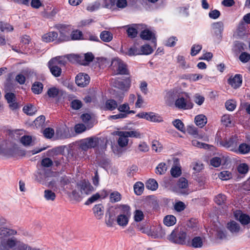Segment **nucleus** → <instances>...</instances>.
<instances>
[{
	"mask_svg": "<svg viewBox=\"0 0 250 250\" xmlns=\"http://www.w3.org/2000/svg\"><path fill=\"white\" fill-rule=\"evenodd\" d=\"M93 190L94 188L90 183L84 180L77 185L76 189L72 191V195L76 199L79 200L84 195L90 194Z\"/></svg>",
	"mask_w": 250,
	"mask_h": 250,
	"instance_id": "1",
	"label": "nucleus"
},
{
	"mask_svg": "<svg viewBox=\"0 0 250 250\" xmlns=\"http://www.w3.org/2000/svg\"><path fill=\"white\" fill-rule=\"evenodd\" d=\"M188 237L189 235L184 231L175 229L168 236V239L172 243L187 246Z\"/></svg>",
	"mask_w": 250,
	"mask_h": 250,
	"instance_id": "2",
	"label": "nucleus"
},
{
	"mask_svg": "<svg viewBox=\"0 0 250 250\" xmlns=\"http://www.w3.org/2000/svg\"><path fill=\"white\" fill-rule=\"evenodd\" d=\"M111 67L115 74L127 75L128 74L126 65L119 58H116L112 60Z\"/></svg>",
	"mask_w": 250,
	"mask_h": 250,
	"instance_id": "3",
	"label": "nucleus"
},
{
	"mask_svg": "<svg viewBox=\"0 0 250 250\" xmlns=\"http://www.w3.org/2000/svg\"><path fill=\"white\" fill-rule=\"evenodd\" d=\"M21 241L15 237H9L0 241V250H12L19 245Z\"/></svg>",
	"mask_w": 250,
	"mask_h": 250,
	"instance_id": "4",
	"label": "nucleus"
},
{
	"mask_svg": "<svg viewBox=\"0 0 250 250\" xmlns=\"http://www.w3.org/2000/svg\"><path fill=\"white\" fill-rule=\"evenodd\" d=\"M99 143L98 138L91 137L82 141L80 144V148L84 151L96 146Z\"/></svg>",
	"mask_w": 250,
	"mask_h": 250,
	"instance_id": "5",
	"label": "nucleus"
},
{
	"mask_svg": "<svg viewBox=\"0 0 250 250\" xmlns=\"http://www.w3.org/2000/svg\"><path fill=\"white\" fill-rule=\"evenodd\" d=\"M56 28L60 31V36L58 40L60 42H67L70 41V30L64 25L58 24Z\"/></svg>",
	"mask_w": 250,
	"mask_h": 250,
	"instance_id": "6",
	"label": "nucleus"
},
{
	"mask_svg": "<svg viewBox=\"0 0 250 250\" xmlns=\"http://www.w3.org/2000/svg\"><path fill=\"white\" fill-rule=\"evenodd\" d=\"M217 144L221 146L229 149L230 151L235 152L237 146V141L235 138H231L229 140L219 141L217 139Z\"/></svg>",
	"mask_w": 250,
	"mask_h": 250,
	"instance_id": "7",
	"label": "nucleus"
},
{
	"mask_svg": "<svg viewBox=\"0 0 250 250\" xmlns=\"http://www.w3.org/2000/svg\"><path fill=\"white\" fill-rule=\"evenodd\" d=\"M75 82L78 86L84 87L89 84L90 77L87 74L80 73L76 76Z\"/></svg>",
	"mask_w": 250,
	"mask_h": 250,
	"instance_id": "8",
	"label": "nucleus"
},
{
	"mask_svg": "<svg viewBox=\"0 0 250 250\" xmlns=\"http://www.w3.org/2000/svg\"><path fill=\"white\" fill-rule=\"evenodd\" d=\"M235 218L239 221L243 225H247L250 223V217L246 214L243 213L241 211L236 210L233 212Z\"/></svg>",
	"mask_w": 250,
	"mask_h": 250,
	"instance_id": "9",
	"label": "nucleus"
},
{
	"mask_svg": "<svg viewBox=\"0 0 250 250\" xmlns=\"http://www.w3.org/2000/svg\"><path fill=\"white\" fill-rule=\"evenodd\" d=\"M175 106L179 109H190L192 107V105L188 103V99H185L183 97H178L175 102Z\"/></svg>",
	"mask_w": 250,
	"mask_h": 250,
	"instance_id": "10",
	"label": "nucleus"
},
{
	"mask_svg": "<svg viewBox=\"0 0 250 250\" xmlns=\"http://www.w3.org/2000/svg\"><path fill=\"white\" fill-rule=\"evenodd\" d=\"M131 80L128 78L124 81L115 80L113 82V86L123 90L127 91L130 86Z\"/></svg>",
	"mask_w": 250,
	"mask_h": 250,
	"instance_id": "11",
	"label": "nucleus"
},
{
	"mask_svg": "<svg viewBox=\"0 0 250 250\" xmlns=\"http://www.w3.org/2000/svg\"><path fill=\"white\" fill-rule=\"evenodd\" d=\"M17 231L8 228H0V240L7 239L6 237L16 235Z\"/></svg>",
	"mask_w": 250,
	"mask_h": 250,
	"instance_id": "12",
	"label": "nucleus"
},
{
	"mask_svg": "<svg viewBox=\"0 0 250 250\" xmlns=\"http://www.w3.org/2000/svg\"><path fill=\"white\" fill-rule=\"evenodd\" d=\"M227 228L233 234L236 235L241 231L239 224L233 220L227 223Z\"/></svg>",
	"mask_w": 250,
	"mask_h": 250,
	"instance_id": "13",
	"label": "nucleus"
},
{
	"mask_svg": "<svg viewBox=\"0 0 250 250\" xmlns=\"http://www.w3.org/2000/svg\"><path fill=\"white\" fill-rule=\"evenodd\" d=\"M203 239L200 236L194 237L191 240L188 237L187 246L194 248H200L203 246Z\"/></svg>",
	"mask_w": 250,
	"mask_h": 250,
	"instance_id": "14",
	"label": "nucleus"
},
{
	"mask_svg": "<svg viewBox=\"0 0 250 250\" xmlns=\"http://www.w3.org/2000/svg\"><path fill=\"white\" fill-rule=\"evenodd\" d=\"M242 78L240 74H236L233 77L228 80L229 83L234 88H237L242 84Z\"/></svg>",
	"mask_w": 250,
	"mask_h": 250,
	"instance_id": "15",
	"label": "nucleus"
},
{
	"mask_svg": "<svg viewBox=\"0 0 250 250\" xmlns=\"http://www.w3.org/2000/svg\"><path fill=\"white\" fill-rule=\"evenodd\" d=\"M117 135L119 137L118 140L119 146L122 147L126 146L128 143V139L125 131H118Z\"/></svg>",
	"mask_w": 250,
	"mask_h": 250,
	"instance_id": "16",
	"label": "nucleus"
},
{
	"mask_svg": "<svg viewBox=\"0 0 250 250\" xmlns=\"http://www.w3.org/2000/svg\"><path fill=\"white\" fill-rule=\"evenodd\" d=\"M212 29L214 34L220 37L222 36V33L224 30V24L222 21L214 22L211 25Z\"/></svg>",
	"mask_w": 250,
	"mask_h": 250,
	"instance_id": "17",
	"label": "nucleus"
},
{
	"mask_svg": "<svg viewBox=\"0 0 250 250\" xmlns=\"http://www.w3.org/2000/svg\"><path fill=\"white\" fill-rule=\"evenodd\" d=\"M235 153L240 154H247L250 152V144L245 143H242L237 146Z\"/></svg>",
	"mask_w": 250,
	"mask_h": 250,
	"instance_id": "18",
	"label": "nucleus"
},
{
	"mask_svg": "<svg viewBox=\"0 0 250 250\" xmlns=\"http://www.w3.org/2000/svg\"><path fill=\"white\" fill-rule=\"evenodd\" d=\"M94 216L97 219H101L104 213V207L102 204H98L94 206L93 208Z\"/></svg>",
	"mask_w": 250,
	"mask_h": 250,
	"instance_id": "19",
	"label": "nucleus"
},
{
	"mask_svg": "<svg viewBox=\"0 0 250 250\" xmlns=\"http://www.w3.org/2000/svg\"><path fill=\"white\" fill-rule=\"evenodd\" d=\"M5 98L8 103L9 104V106L11 109L14 110L17 108L18 104L15 102V96L14 94L12 93H7L5 94Z\"/></svg>",
	"mask_w": 250,
	"mask_h": 250,
	"instance_id": "20",
	"label": "nucleus"
},
{
	"mask_svg": "<svg viewBox=\"0 0 250 250\" xmlns=\"http://www.w3.org/2000/svg\"><path fill=\"white\" fill-rule=\"evenodd\" d=\"M140 37L143 40H152L153 42H155L156 38L154 34L148 29H145L142 31L140 34Z\"/></svg>",
	"mask_w": 250,
	"mask_h": 250,
	"instance_id": "21",
	"label": "nucleus"
},
{
	"mask_svg": "<svg viewBox=\"0 0 250 250\" xmlns=\"http://www.w3.org/2000/svg\"><path fill=\"white\" fill-rule=\"evenodd\" d=\"M118 107L117 102L113 99H109L105 101L104 109V110L113 111Z\"/></svg>",
	"mask_w": 250,
	"mask_h": 250,
	"instance_id": "22",
	"label": "nucleus"
},
{
	"mask_svg": "<svg viewBox=\"0 0 250 250\" xmlns=\"http://www.w3.org/2000/svg\"><path fill=\"white\" fill-rule=\"evenodd\" d=\"M130 217V216L119 214L117 218V223L118 225L124 227L126 226L128 223Z\"/></svg>",
	"mask_w": 250,
	"mask_h": 250,
	"instance_id": "23",
	"label": "nucleus"
},
{
	"mask_svg": "<svg viewBox=\"0 0 250 250\" xmlns=\"http://www.w3.org/2000/svg\"><path fill=\"white\" fill-rule=\"evenodd\" d=\"M48 67L52 74L53 76L56 77H58L61 76L62 73V69L59 66L56 65L49 62Z\"/></svg>",
	"mask_w": 250,
	"mask_h": 250,
	"instance_id": "24",
	"label": "nucleus"
},
{
	"mask_svg": "<svg viewBox=\"0 0 250 250\" xmlns=\"http://www.w3.org/2000/svg\"><path fill=\"white\" fill-rule=\"evenodd\" d=\"M49 173H50V170H45L44 168L41 169L36 176V180L40 183H42L45 180L46 178L48 176Z\"/></svg>",
	"mask_w": 250,
	"mask_h": 250,
	"instance_id": "25",
	"label": "nucleus"
},
{
	"mask_svg": "<svg viewBox=\"0 0 250 250\" xmlns=\"http://www.w3.org/2000/svg\"><path fill=\"white\" fill-rule=\"evenodd\" d=\"M58 36V33L56 32H49L44 34L42 38V40L46 42H51L56 40Z\"/></svg>",
	"mask_w": 250,
	"mask_h": 250,
	"instance_id": "26",
	"label": "nucleus"
},
{
	"mask_svg": "<svg viewBox=\"0 0 250 250\" xmlns=\"http://www.w3.org/2000/svg\"><path fill=\"white\" fill-rule=\"evenodd\" d=\"M116 209H118L120 211V214H125V215L130 216V207L127 205H118Z\"/></svg>",
	"mask_w": 250,
	"mask_h": 250,
	"instance_id": "27",
	"label": "nucleus"
},
{
	"mask_svg": "<svg viewBox=\"0 0 250 250\" xmlns=\"http://www.w3.org/2000/svg\"><path fill=\"white\" fill-rule=\"evenodd\" d=\"M195 122L197 125L202 127L207 122V119L206 116L203 114L197 115L195 118Z\"/></svg>",
	"mask_w": 250,
	"mask_h": 250,
	"instance_id": "28",
	"label": "nucleus"
},
{
	"mask_svg": "<svg viewBox=\"0 0 250 250\" xmlns=\"http://www.w3.org/2000/svg\"><path fill=\"white\" fill-rule=\"evenodd\" d=\"M146 120L150 122L158 123L162 122L163 121V118L158 114L151 112H148Z\"/></svg>",
	"mask_w": 250,
	"mask_h": 250,
	"instance_id": "29",
	"label": "nucleus"
},
{
	"mask_svg": "<svg viewBox=\"0 0 250 250\" xmlns=\"http://www.w3.org/2000/svg\"><path fill=\"white\" fill-rule=\"evenodd\" d=\"M43 88V85L42 83L36 82L32 84L31 90L34 94H40L42 92Z\"/></svg>",
	"mask_w": 250,
	"mask_h": 250,
	"instance_id": "30",
	"label": "nucleus"
},
{
	"mask_svg": "<svg viewBox=\"0 0 250 250\" xmlns=\"http://www.w3.org/2000/svg\"><path fill=\"white\" fill-rule=\"evenodd\" d=\"M100 38L104 42H108L113 39L112 34L108 31H103L100 34Z\"/></svg>",
	"mask_w": 250,
	"mask_h": 250,
	"instance_id": "31",
	"label": "nucleus"
},
{
	"mask_svg": "<svg viewBox=\"0 0 250 250\" xmlns=\"http://www.w3.org/2000/svg\"><path fill=\"white\" fill-rule=\"evenodd\" d=\"M23 111L27 115L32 116L36 113L37 109L34 105L29 104L23 107Z\"/></svg>",
	"mask_w": 250,
	"mask_h": 250,
	"instance_id": "32",
	"label": "nucleus"
},
{
	"mask_svg": "<svg viewBox=\"0 0 250 250\" xmlns=\"http://www.w3.org/2000/svg\"><path fill=\"white\" fill-rule=\"evenodd\" d=\"M21 42L23 44L21 46L22 51L25 53H28L29 52L28 49L30 44L29 37L27 36H23L21 39Z\"/></svg>",
	"mask_w": 250,
	"mask_h": 250,
	"instance_id": "33",
	"label": "nucleus"
},
{
	"mask_svg": "<svg viewBox=\"0 0 250 250\" xmlns=\"http://www.w3.org/2000/svg\"><path fill=\"white\" fill-rule=\"evenodd\" d=\"M56 197L55 192L50 189H45L44 191V198L47 201H54Z\"/></svg>",
	"mask_w": 250,
	"mask_h": 250,
	"instance_id": "34",
	"label": "nucleus"
},
{
	"mask_svg": "<svg viewBox=\"0 0 250 250\" xmlns=\"http://www.w3.org/2000/svg\"><path fill=\"white\" fill-rule=\"evenodd\" d=\"M109 199L111 203L118 202L121 200L122 195L119 192L114 191L110 193Z\"/></svg>",
	"mask_w": 250,
	"mask_h": 250,
	"instance_id": "35",
	"label": "nucleus"
},
{
	"mask_svg": "<svg viewBox=\"0 0 250 250\" xmlns=\"http://www.w3.org/2000/svg\"><path fill=\"white\" fill-rule=\"evenodd\" d=\"M83 33L79 30H75L71 32L70 37L71 40H80L83 39Z\"/></svg>",
	"mask_w": 250,
	"mask_h": 250,
	"instance_id": "36",
	"label": "nucleus"
},
{
	"mask_svg": "<svg viewBox=\"0 0 250 250\" xmlns=\"http://www.w3.org/2000/svg\"><path fill=\"white\" fill-rule=\"evenodd\" d=\"M176 222V217L173 215H167L164 219V223L167 226H171Z\"/></svg>",
	"mask_w": 250,
	"mask_h": 250,
	"instance_id": "37",
	"label": "nucleus"
},
{
	"mask_svg": "<svg viewBox=\"0 0 250 250\" xmlns=\"http://www.w3.org/2000/svg\"><path fill=\"white\" fill-rule=\"evenodd\" d=\"M146 187L151 190H155L158 187L157 181L153 179H149L146 183Z\"/></svg>",
	"mask_w": 250,
	"mask_h": 250,
	"instance_id": "38",
	"label": "nucleus"
},
{
	"mask_svg": "<svg viewBox=\"0 0 250 250\" xmlns=\"http://www.w3.org/2000/svg\"><path fill=\"white\" fill-rule=\"evenodd\" d=\"M127 137L135 138H141L143 137V134L140 133L138 130H129L125 131Z\"/></svg>",
	"mask_w": 250,
	"mask_h": 250,
	"instance_id": "39",
	"label": "nucleus"
},
{
	"mask_svg": "<svg viewBox=\"0 0 250 250\" xmlns=\"http://www.w3.org/2000/svg\"><path fill=\"white\" fill-rule=\"evenodd\" d=\"M144 214L143 212L140 209H136L134 212V220L136 222L142 221L144 219Z\"/></svg>",
	"mask_w": 250,
	"mask_h": 250,
	"instance_id": "40",
	"label": "nucleus"
},
{
	"mask_svg": "<svg viewBox=\"0 0 250 250\" xmlns=\"http://www.w3.org/2000/svg\"><path fill=\"white\" fill-rule=\"evenodd\" d=\"M84 60H83V62H80L81 64L83 65H87L90 62L93 61L94 57V55L91 52H88L85 53L84 56Z\"/></svg>",
	"mask_w": 250,
	"mask_h": 250,
	"instance_id": "41",
	"label": "nucleus"
},
{
	"mask_svg": "<svg viewBox=\"0 0 250 250\" xmlns=\"http://www.w3.org/2000/svg\"><path fill=\"white\" fill-rule=\"evenodd\" d=\"M153 51V49L149 45L145 44L141 47V55H149L152 53Z\"/></svg>",
	"mask_w": 250,
	"mask_h": 250,
	"instance_id": "42",
	"label": "nucleus"
},
{
	"mask_svg": "<svg viewBox=\"0 0 250 250\" xmlns=\"http://www.w3.org/2000/svg\"><path fill=\"white\" fill-rule=\"evenodd\" d=\"M126 54L129 56H136L141 55V52L140 50H139L135 45H134L129 48Z\"/></svg>",
	"mask_w": 250,
	"mask_h": 250,
	"instance_id": "43",
	"label": "nucleus"
},
{
	"mask_svg": "<svg viewBox=\"0 0 250 250\" xmlns=\"http://www.w3.org/2000/svg\"><path fill=\"white\" fill-rule=\"evenodd\" d=\"M149 147L148 146L145 142H141L137 146L136 150L138 152H146L148 151Z\"/></svg>",
	"mask_w": 250,
	"mask_h": 250,
	"instance_id": "44",
	"label": "nucleus"
},
{
	"mask_svg": "<svg viewBox=\"0 0 250 250\" xmlns=\"http://www.w3.org/2000/svg\"><path fill=\"white\" fill-rule=\"evenodd\" d=\"M167 170L166 164L164 163H161L156 168V173L157 174H164Z\"/></svg>",
	"mask_w": 250,
	"mask_h": 250,
	"instance_id": "45",
	"label": "nucleus"
},
{
	"mask_svg": "<svg viewBox=\"0 0 250 250\" xmlns=\"http://www.w3.org/2000/svg\"><path fill=\"white\" fill-rule=\"evenodd\" d=\"M144 188V184L142 182H137L134 186V192L137 195H141Z\"/></svg>",
	"mask_w": 250,
	"mask_h": 250,
	"instance_id": "46",
	"label": "nucleus"
},
{
	"mask_svg": "<svg viewBox=\"0 0 250 250\" xmlns=\"http://www.w3.org/2000/svg\"><path fill=\"white\" fill-rule=\"evenodd\" d=\"M214 202L219 205H223L225 203L226 196L222 193H220L214 198Z\"/></svg>",
	"mask_w": 250,
	"mask_h": 250,
	"instance_id": "47",
	"label": "nucleus"
},
{
	"mask_svg": "<svg viewBox=\"0 0 250 250\" xmlns=\"http://www.w3.org/2000/svg\"><path fill=\"white\" fill-rule=\"evenodd\" d=\"M59 93V89L55 87H51L47 91V95L50 98H55Z\"/></svg>",
	"mask_w": 250,
	"mask_h": 250,
	"instance_id": "48",
	"label": "nucleus"
},
{
	"mask_svg": "<svg viewBox=\"0 0 250 250\" xmlns=\"http://www.w3.org/2000/svg\"><path fill=\"white\" fill-rule=\"evenodd\" d=\"M134 26L135 25L132 27H128L126 30L128 36L131 38H134L137 35V29Z\"/></svg>",
	"mask_w": 250,
	"mask_h": 250,
	"instance_id": "49",
	"label": "nucleus"
},
{
	"mask_svg": "<svg viewBox=\"0 0 250 250\" xmlns=\"http://www.w3.org/2000/svg\"><path fill=\"white\" fill-rule=\"evenodd\" d=\"M53 164V161L49 158H45L42 160L41 165L43 167H51Z\"/></svg>",
	"mask_w": 250,
	"mask_h": 250,
	"instance_id": "50",
	"label": "nucleus"
},
{
	"mask_svg": "<svg viewBox=\"0 0 250 250\" xmlns=\"http://www.w3.org/2000/svg\"><path fill=\"white\" fill-rule=\"evenodd\" d=\"M219 177L222 180H227L232 177V174L229 171H223L220 173Z\"/></svg>",
	"mask_w": 250,
	"mask_h": 250,
	"instance_id": "51",
	"label": "nucleus"
},
{
	"mask_svg": "<svg viewBox=\"0 0 250 250\" xmlns=\"http://www.w3.org/2000/svg\"><path fill=\"white\" fill-rule=\"evenodd\" d=\"M173 125L179 130L183 131L184 130V125L179 119H176L172 122Z\"/></svg>",
	"mask_w": 250,
	"mask_h": 250,
	"instance_id": "52",
	"label": "nucleus"
},
{
	"mask_svg": "<svg viewBox=\"0 0 250 250\" xmlns=\"http://www.w3.org/2000/svg\"><path fill=\"white\" fill-rule=\"evenodd\" d=\"M49 62L50 63H53L56 65H58L60 67L64 66L65 64V62L62 60L60 57L52 59Z\"/></svg>",
	"mask_w": 250,
	"mask_h": 250,
	"instance_id": "53",
	"label": "nucleus"
},
{
	"mask_svg": "<svg viewBox=\"0 0 250 250\" xmlns=\"http://www.w3.org/2000/svg\"><path fill=\"white\" fill-rule=\"evenodd\" d=\"M101 198V195L100 193H96L95 194H93L90 197H89L88 200L86 201L85 204L86 205H89L93 203L94 202L97 201L99 199Z\"/></svg>",
	"mask_w": 250,
	"mask_h": 250,
	"instance_id": "54",
	"label": "nucleus"
},
{
	"mask_svg": "<svg viewBox=\"0 0 250 250\" xmlns=\"http://www.w3.org/2000/svg\"><path fill=\"white\" fill-rule=\"evenodd\" d=\"M0 29L2 32H9L12 31L13 27L8 23L0 22Z\"/></svg>",
	"mask_w": 250,
	"mask_h": 250,
	"instance_id": "55",
	"label": "nucleus"
},
{
	"mask_svg": "<svg viewBox=\"0 0 250 250\" xmlns=\"http://www.w3.org/2000/svg\"><path fill=\"white\" fill-rule=\"evenodd\" d=\"M188 186V180L184 178H180L177 183V186L181 188H186Z\"/></svg>",
	"mask_w": 250,
	"mask_h": 250,
	"instance_id": "56",
	"label": "nucleus"
},
{
	"mask_svg": "<svg viewBox=\"0 0 250 250\" xmlns=\"http://www.w3.org/2000/svg\"><path fill=\"white\" fill-rule=\"evenodd\" d=\"M249 167L247 164L243 163L240 164L237 167V170L241 174H246L248 172Z\"/></svg>",
	"mask_w": 250,
	"mask_h": 250,
	"instance_id": "57",
	"label": "nucleus"
},
{
	"mask_svg": "<svg viewBox=\"0 0 250 250\" xmlns=\"http://www.w3.org/2000/svg\"><path fill=\"white\" fill-rule=\"evenodd\" d=\"M170 173L173 177H177L181 175V170L179 167L174 166L171 168Z\"/></svg>",
	"mask_w": 250,
	"mask_h": 250,
	"instance_id": "58",
	"label": "nucleus"
},
{
	"mask_svg": "<svg viewBox=\"0 0 250 250\" xmlns=\"http://www.w3.org/2000/svg\"><path fill=\"white\" fill-rule=\"evenodd\" d=\"M225 106L227 110L233 111L236 107V102L232 100H228L226 102Z\"/></svg>",
	"mask_w": 250,
	"mask_h": 250,
	"instance_id": "59",
	"label": "nucleus"
},
{
	"mask_svg": "<svg viewBox=\"0 0 250 250\" xmlns=\"http://www.w3.org/2000/svg\"><path fill=\"white\" fill-rule=\"evenodd\" d=\"M202 45L199 44L193 45L191 49L190 54L191 56H194L197 55L201 50Z\"/></svg>",
	"mask_w": 250,
	"mask_h": 250,
	"instance_id": "60",
	"label": "nucleus"
},
{
	"mask_svg": "<svg viewBox=\"0 0 250 250\" xmlns=\"http://www.w3.org/2000/svg\"><path fill=\"white\" fill-rule=\"evenodd\" d=\"M152 149L156 152H160L162 150V145L157 141L152 142Z\"/></svg>",
	"mask_w": 250,
	"mask_h": 250,
	"instance_id": "61",
	"label": "nucleus"
},
{
	"mask_svg": "<svg viewBox=\"0 0 250 250\" xmlns=\"http://www.w3.org/2000/svg\"><path fill=\"white\" fill-rule=\"evenodd\" d=\"M82 103L79 100H74L71 102V106L75 110H78L81 108L82 106Z\"/></svg>",
	"mask_w": 250,
	"mask_h": 250,
	"instance_id": "62",
	"label": "nucleus"
},
{
	"mask_svg": "<svg viewBox=\"0 0 250 250\" xmlns=\"http://www.w3.org/2000/svg\"><path fill=\"white\" fill-rule=\"evenodd\" d=\"M54 134V130L53 128L48 127L43 131V135L47 138H51Z\"/></svg>",
	"mask_w": 250,
	"mask_h": 250,
	"instance_id": "63",
	"label": "nucleus"
},
{
	"mask_svg": "<svg viewBox=\"0 0 250 250\" xmlns=\"http://www.w3.org/2000/svg\"><path fill=\"white\" fill-rule=\"evenodd\" d=\"M34 248L22 242L19 243L17 250H33Z\"/></svg>",
	"mask_w": 250,
	"mask_h": 250,
	"instance_id": "64",
	"label": "nucleus"
}]
</instances>
